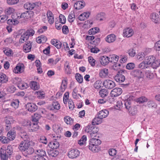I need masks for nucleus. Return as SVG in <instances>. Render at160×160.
Segmentation results:
<instances>
[{
	"instance_id": "obj_3",
	"label": "nucleus",
	"mask_w": 160,
	"mask_h": 160,
	"mask_svg": "<svg viewBox=\"0 0 160 160\" xmlns=\"http://www.w3.org/2000/svg\"><path fill=\"white\" fill-rule=\"evenodd\" d=\"M25 70L24 65L21 63H18L13 68L12 71L13 73L16 74H20L23 73Z\"/></svg>"
},
{
	"instance_id": "obj_50",
	"label": "nucleus",
	"mask_w": 160,
	"mask_h": 160,
	"mask_svg": "<svg viewBox=\"0 0 160 160\" xmlns=\"http://www.w3.org/2000/svg\"><path fill=\"white\" fill-rule=\"evenodd\" d=\"M8 24L11 25H16L19 23V21L16 19H9L7 21Z\"/></svg>"
},
{
	"instance_id": "obj_17",
	"label": "nucleus",
	"mask_w": 160,
	"mask_h": 160,
	"mask_svg": "<svg viewBox=\"0 0 160 160\" xmlns=\"http://www.w3.org/2000/svg\"><path fill=\"white\" fill-rule=\"evenodd\" d=\"M85 5V3L83 1H79L75 3L74 7L76 9L80 10L83 8Z\"/></svg>"
},
{
	"instance_id": "obj_16",
	"label": "nucleus",
	"mask_w": 160,
	"mask_h": 160,
	"mask_svg": "<svg viewBox=\"0 0 160 160\" xmlns=\"http://www.w3.org/2000/svg\"><path fill=\"white\" fill-rule=\"evenodd\" d=\"M114 78L116 82L121 83L123 82L125 80V76L120 72L115 76Z\"/></svg>"
},
{
	"instance_id": "obj_9",
	"label": "nucleus",
	"mask_w": 160,
	"mask_h": 160,
	"mask_svg": "<svg viewBox=\"0 0 160 160\" xmlns=\"http://www.w3.org/2000/svg\"><path fill=\"white\" fill-rule=\"evenodd\" d=\"M122 92V89L120 88H115L112 90L110 93L111 96L114 97L118 96L121 94Z\"/></svg>"
},
{
	"instance_id": "obj_7",
	"label": "nucleus",
	"mask_w": 160,
	"mask_h": 160,
	"mask_svg": "<svg viewBox=\"0 0 160 160\" xmlns=\"http://www.w3.org/2000/svg\"><path fill=\"white\" fill-rule=\"evenodd\" d=\"M133 33L132 29L130 28H126L123 30L122 35L124 37L129 38L132 36Z\"/></svg>"
},
{
	"instance_id": "obj_55",
	"label": "nucleus",
	"mask_w": 160,
	"mask_h": 160,
	"mask_svg": "<svg viewBox=\"0 0 160 160\" xmlns=\"http://www.w3.org/2000/svg\"><path fill=\"white\" fill-rule=\"evenodd\" d=\"M148 101L147 98L145 97L142 96L136 99V101L139 103H143Z\"/></svg>"
},
{
	"instance_id": "obj_57",
	"label": "nucleus",
	"mask_w": 160,
	"mask_h": 160,
	"mask_svg": "<svg viewBox=\"0 0 160 160\" xmlns=\"http://www.w3.org/2000/svg\"><path fill=\"white\" fill-rule=\"evenodd\" d=\"M99 28H95L90 29L88 31V33L90 35H94L99 32Z\"/></svg>"
},
{
	"instance_id": "obj_2",
	"label": "nucleus",
	"mask_w": 160,
	"mask_h": 160,
	"mask_svg": "<svg viewBox=\"0 0 160 160\" xmlns=\"http://www.w3.org/2000/svg\"><path fill=\"white\" fill-rule=\"evenodd\" d=\"M85 131L90 135L91 138H98V137L97 134L98 130L97 128L88 126L86 127Z\"/></svg>"
},
{
	"instance_id": "obj_21",
	"label": "nucleus",
	"mask_w": 160,
	"mask_h": 160,
	"mask_svg": "<svg viewBox=\"0 0 160 160\" xmlns=\"http://www.w3.org/2000/svg\"><path fill=\"white\" fill-rule=\"evenodd\" d=\"M116 39V36L113 34L108 35L106 38V41L109 43L113 42Z\"/></svg>"
},
{
	"instance_id": "obj_8",
	"label": "nucleus",
	"mask_w": 160,
	"mask_h": 160,
	"mask_svg": "<svg viewBox=\"0 0 160 160\" xmlns=\"http://www.w3.org/2000/svg\"><path fill=\"white\" fill-rule=\"evenodd\" d=\"M29 146V142L27 141L24 140L20 143L18 148L20 151L23 152Z\"/></svg>"
},
{
	"instance_id": "obj_27",
	"label": "nucleus",
	"mask_w": 160,
	"mask_h": 160,
	"mask_svg": "<svg viewBox=\"0 0 160 160\" xmlns=\"http://www.w3.org/2000/svg\"><path fill=\"white\" fill-rule=\"evenodd\" d=\"M19 102L18 99H13L11 102L10 105L13 108L16 109L18 107Z\"/></svg>"
},
{
	"instance_id": "obj_15",
	"label": "nucleus",
	"mask_w": 160,
	"mask_h": 160,
	"mask_svg": "<svg viewBox=\"0 0 160 160\" xmlns=\"http://www.w3.org/2000/svg\"><path fill=\"white\" fill-rule=\"evenodd\" d=\"M47 152L50 157H56L59 154V152L57 150L51 148L48 149Z\"/></svg>"
},
{
	"instance_id": "obj_28",
	"label": "nucleus",
	"mask_w": 160,
	"mask_h": 160,
	"mask_svg": "<svg viewBox=\"0 0 160 160\" xmlns=\"http://www.w3.org/2000/svg\"><path fill=\"white\" fill-rule=\"evenodd\" d=\"M60 104L58 102H54L52 103V106L50 107V109L51 110H58L60 109Z\"/></svg>"
},
{
	"instance_id": "obj_13",
	"label": "nucleus",
	"mask_w": 160,
	"mask_h": 160,
	"mask_svg": "<svg viewBox=\"0 0 160 160\" xmlns=\"http://www.w3.org/2000/svg\"><path fill=\"white\" fill-rule=\"evenodd\" d=\"M87 147L89 150L94 152H98L100 149L99 147L95 146L89 140V144Z\"/></svg>"
},
{
	"instance_id": "obj_11",
	"label": "nucleus",
	"mask_w": 160,
	"mask_h": 160,
	"mask_svg": "<svg viewBox=\"0 0 160 160\" xmlns=\"http://www.w3.org/2000/svg\"><path fill=\"white\" fill-rule=\"evenodd\" d=\"M108 69L106 68H103L100 70L99 75L101 78H104L108 76Z\"/></svg>"
},
{
	"instance_id": "obj_56",
	"label": "nucleus",
	"mask_w": 160,
	"mask_h": 160,
	"mask_svg": "<svg viewBox=\"0 0 160 160\" xmlns=\"http://www.w3.org/2000/svg\"><path fill=\"white\" fill-rule=\"evenodd\" d=\"M52 128L53 130L56 133L59 132L61 129L60 125L58 124H55L53 125Z\"/></svg>"
},
{
	"instance_id": "obj_62",
	"label": "nucleus",
	"mask_w": 160,
	"mask_h": 160,
	"mask_svg": "<svg viewBox=\"0 0 160 160\" xmlns=\"http://www.w3.org/2000/svg\"><path fill=\"white\" fill-rule=\"evenodd\" d=\"M12 117H7L5 119V122L6 124L8 125L7 126V127L8 128L10 126V124L11 123V122L12 121ZM8 129V128H7Z\"/></svg>"
},
{
	"instance_id": "obj_39",
	"label": "nucleus",
	"mask_w": 160,
	"mask_h": 160,
	"mask_svg": "<svg viewBox=\"0 0 160 160\" xmlns=\"http://www.w3.org/2000/svg\"><path fill=\"white\" fill-rule=\"evenodd\" d=\"M102 118L98 115V116L95 117L93 119L92 122V124L94 125L99 124L102 122Z\"/></svg>"
},
{
	"instance_id": "obj_59",
	"label": "nucleus",
	"mask_w": 160,
	"mask_h": 160,
	"mask_svg": "<svg viewBox=\"0 0 160 160\" xmlns=\"http://www.w3.org/2000/svg\"><path fill=\"white\" fill-rule=\"evenodd\" d=\"M75 78L77 82L79 83H82L83 82V78L81 75L77 73L75 75Z\"/></svg>"
},
{
	"instance_id": "obj_44",
	"label": "nucleus",
	"mask_w": 160,
	"mask_h": 160,
	"mask_svg": "<svg viewBox=\"0 0 160 160\" xmlns=\"http://www.w3.org/2000/svg\"><path fill=\"white\" fill-rule=\"evenodd\" d=\"M1 148L5 149V153H6L7 155H10L12 153V147L11 146H8L7 148L5 147H3Z\"/></svg>"
},
{
	"instance_id": "obj_45",
	"label": "nucleus",
	"mask_w": 160,
	"mask_h": 160,
	"mask_svg": "<svg viewBox=\"0 0 160 160\" xmlns=\"http://www.w3.org/2000/svg\"><path fill=\"white\" fill-rule=\"evenodd\" d=\"M109 58H110V62L114 63H116L119 59V57L115 54L110 55Z\"/></svg>"
},
{
	"instance_id": "obj_26",
	"label": "nucleus",
	"mask_w": 160,
	"mask_h": 160,
	"mask_svg": "<svg viewBox=\"0 0 160 160\" xmlns=\"http://www.w3.org/2000/svg\"><path fill=\"white\" fill-rule=\"evenodd\" d=\"M150 18L152 21L155 23H157L159 21L158 15L156 13H151L150 16Z\"/></svg>"
},
{
	"instance_id": "obj_35",
	"label": "nucleus",
	"mask_w": 160,
	"mask_h": 160,
	"mask_svg": "<svg viewBox=\"0 0 160 160\" xmlns=\"http://www.w3.org/2000/svg\"><path fill=\"white\" fill-rule=\"evenodd\" d=\"M49 146L51 149H56L59 147V144L57 141H52L50 142Z\"/></svg>"
},
{
	"instance_id": "obj_18",
	"label": "nucleus",
	"mask_w": 160,
	"mask_h": 160,
	"mask_svg": "<svg viewBox=\"0 0 160 160\" xmlns=\"http://www.w3.org/2000/svg\"><path fill=\"white\" fill-rule=\"evenodd\" d=\"M31 12L27 11L21 14L20 16H17V19H20V18H23L25 19H28L30 18Z\"/></svg>"
},
{
	"instance_id": "obj_60",
	"label": "nucleus",
	"mask_w": 160,
	"mask_h": 160,
	"mask_svg": "<svg viewBox=\"0 0 160 160\" xmlns=\"http://www.w3.org/2000/svg\"><path fill=\"white\" fill-rule=\"evenodd\" d=\"M97 19L100 21L104 20L105 19V14L104 13H101L98 14Z\"/></svg>"
},
{
	"instance_id": "obj_29",
	"label": "nucleus",
	"mask_w": 160,
	"mask_h": 160,
	"mask_svg": "<svg viewBox=\"0 0 160 160\" xmlns=\"http://www.w3.org/2000/svg\"><path fill=\"white\" fill-rule=\"evenodd\" d=\"M36 4L33 2H27L24 5V7L27 10H32L35 7Z\"/></svg>"
},
{
	"instance_id": "obj_47",
	"label": "nucleus",
	"mask_w": 160,
	"mask_h": 160,
	"mask_svg": "<svg viewBox=\"0 0 160 160\" xmlns=\"http://www.w3.org/2000/svg\"><path fill=\"white\" fill-rule=\"evenodd\" d=\"M15 132L13 131L8 132L7 134V138L10 141L13 140L15 138Z\"/></svg>"
},
{
	"instance_id": "obj_54",
	"label": "nucleus",
	"mask_w": 160,
	"mask_h": 160,
	"mask_svg": "<svg viewBox=\"0 0 160 160\" xmlns=\"http://www.w3.org/2000/svg\"><path fill=\"white\" fill-rule=\"evenodd\" d=\"M38 126L37 124L35 123H32L30 127H29V130L32 131H35L37 130L38 128Z\"/></svg>"
},
{
	"instance_id": "obj_34",
	"label": "nucleus",
	"mask_w": 160,
	"mask_h": 160,
	"mask_svg": "<svg viewBox=\"0 0 160 160\" xmlns=\"http://www.w3.org/2000/svg\"><path fill=\"white\" fill-rule=\"evenodd\" d=\"M108 94V91L105 88H103L100 90L99 91V94L102 98L106 97Z\"/></svg>"
},
{
	"instance_id": "obj_58",
	"label": "nucleus",
	"mask_w": 160,
	"mask_h": 160,
	"mask_svg": "<svg viewBox=\"0 0 160 160\" xmlns=\"http://www.w3.org/2000/svg\"><path fill=\"white\" fill-rule=\"evenodd\" d=\"M18 87L21 89H24L27 88L28 87V86L27 83L22 82L18 83Z\"/></svg>"
},
{
	"instance_id": "obj_52",
	"label": "nucleus",
	"mask_w": 160,
	"mask_h": 160,
	"mask_svg": "<svg viewBox=\"0 0 160 160\" xmlns=\"http://www.w3.org/2000/svg\"><path fill=\"white\" fill-rule=\"evenodd\" d=\"M149 66L145 61H143L138 65V67L142 69H145L149 68Z\"/></svg>"
},
{
	"instance_id": "obj_22",
	"label": "nucleus",
	"mask_w": 160,
	"mask_h": 160,
	"mask_svg": "<svg viewBox=\"0 0 160 160\" xmlns=\"http://www.w3.org/2000/svg\"><path fill=\"white\" fill-rule=\"evenodd\" d=\"M29 86L31 88L34 90H36L39 88V85L36 82L32 81L29 83Z\"/></svg>"
},
{
	"instance_id": "obj_19",
	"label": "nucleus",
	"mask_w": 160,
	"mask_h": 160,
	"mask_svg": "<svg viewBox=\"0 0 160 160\" xmlns=\"http://www.w3.org/2000/svg\"><path fill=\"white\" fill-rule=\"evenodd\" d=\"M109 114L108 110L106 109H103L99 112L98 115L102 119L107 117Z\"/></svg>"
},
{
	"instance_id": "obj_46",
	"label": "nucleus",
	"mask_w": 160,
	"mask_h": 160,
	"mask_svg": "<svg viewBox=\"0 0 160 160\" xmlns=\"http://www.w3.org/2000/svg\"><path fill=\"white\" fill-rule=\"evenodd\" d=\"M145 55L144 52H140L137 55L136 57L137 59L140 61L144 59Z\"/></svg>"
},
{
	"instance_id": "obj_23",
	"label": "nucleus",
	"mask_w": 160,
	"mask_h": 160,
	"mask_svg": "<svg viewBox=\"0 0 160 160\" xmlns=\"http://www.w3.org/2000/svg\"><path fill=\"white\" fill-rule=\"evenodd\" d=\"M90 12H86L81 14L78 17V19L80 21H84L87 19L89 17Z\"/></svg>"
},
{
	"instance_id": "obj_41",
	"label": "nucleus",
	"mask_w": 160,
	"mask_h": 160,
	"mask_svg": "<svg viewBox=\"0 0 160 160\" xmlns=\"http://www.w3.org/2000/svg\"><path fill=\"white\" fill-rule=\"evenodd\" d=\"M132 74L134 77H137L139 78H141L142 76L141 71L138 69L133 71L132 72Z\"/></svg>"
},
{
	"instance_id": "obj_30",
	"label": "nucleus",
	"mask_w": 160,
	"mask_h": 160,
	"mask_svg": "<svg viewBox=\"0 0 160 160\" xmlns=\"http://www.w3.org/2000/svg\"><path fill=\"white\" fill-rule=\"evenodd\" d=\"M8 81V78L6 75L2 72H0V82L5 83Z\"/></svg>"
},
{
	"instance_id": "obj_14",
	"label": "nucleus",
	"mask_w": 160,
	"mask_h": 160,
	"mask_svg": "<svg viewBox=\"0 0 160 160\" xmlns=\"http://www.w3.org/2000/svg\"><path fill=\"white\" fill-rule=\"evenodd\" d=\"M32 48V42L30 41H28L23 46V51L25 53L29 52L31 51Z\"/></svg>"
},
{
	"instance_id": "obj_37",
	"label": "nucleus",
	"mask_w": 160,
	"mask_h": 160,
	"mask_svg": "<svg viewBox=\"0 0 160 160\" xmlns=\"http://www.w3.org/2000/svg\"><path fill=\"white\" fill-rule=\"evenodd\" d=\"M89 141L95 146L99 147V145L101 143V141L98 138H91Z\"/></svg>"
},
{
	"instance_id": "obj_32",
	"label": "nucleus",
	"mask_w": 160,
	"mask_h": 160,
	"mask_svg": "<svg viewBox=\"0 0 160 160\" xmlns=\"http://www.w3.org/2000/svg\"><path fill=\"white\" fill-rule=\"evenodd\" d=\"M3 51L4 54L8 56H12L13 54L12 50L8 48H5L3 49Z\"/></svg>"
},
{
	"instance_id": "obj_42",
	"label": "nucleus",
	"mask_w": 160,
	"mask_h": 160,
	"mask_svg": "<svg viewBox=\"0 0 160 160\" xmlns=\"http://www.w3.org/2000/svg\"><path fill=\"white\" fill-rule=\"evenodd\" d=\"M64 120L65 123L67 124L72 125L73 122V119L69 116L65 117Z\"/></svg>"
},
{
	"instance_id": "obj_5",
	"label": "nucleus",
	"mask_w": 160,
	"mask_h": 160,
	"mask_svg": "<svg viewBox=\"0 0 160 160\" xmlns=\"http://www.w3.org/2000/svg\"><path fill=\"white\" fill-rule=\"evenodd\" d=\"M80 152L77 149H73L69 151L68 153V156L69 158L74 159L78 157Z\"/></svg>"
},
{
	"instance_id": "obj_20",
	"label": "nucleus",
	"mask_w": 160,
	"mask_h": 160,
	"mask_svg": "<svg viewBox=\"0 0 160 160\" xmlns=\"http://www.w3.org/2000/svg\"><path fill=\"white\" fill-rule=\"evenodd\" d=\"M15 12V9L12 7H8L5 10V12L6 14V15H12V18H14L12 15L14 14Z\"/></svg>"
},
{
	"instance_id": "obj_12",
	"label": "nucleus",
	"mask_w": 160,
	"mask_h": 160,
	"mask_svg": "<svg viewBox=\"0 0 160 160\" xmlns=\"http://www.w3.org/2000/svg\"><path fill=\"white\" fill-rule=\"evenodd\" d=\"M99 61L101 65L105 66L110 62V58L106 56H102L100 57Z\"/></svg>"
},
{
	"instance_id": "obj_31",
	"label": "nucleus",
	"mask_w": 160,
	"mask_h": 160,
	"mask_svg": "<svg viewBox=\"0 0 160 160\" xmlns=\"http://www.w3.org/2000/svg\"><path fill=\"white\" fill-rule=\"evenodd\" d=\"M5 149L1 148L0 152V156L1 160H7L8 155L5 153Z\"/></svg>"
},
{
	"instance_id": "obj_38",
	"label": "nucleus",
	"mask_w": 160,
	"mask_h": 160,
	"mask_svg": "<svg viewBox=\"0 0 160 160\" xmlns=\"http://www.w3.org/2000/svg\"><path fill=\"white\" fill-rule=\"evenodd\" d=\"M67 82L66 80L64 79L62 81V83L60 86V89L62 92L65 91L67 88Z\"/></svg>"
},
{
	"instance_id": "obj_48",
	"label": "nucleus",
	"mask_w": 160,
	"mask_h": 160,
	"mask_svg": "<svg viewBox=\"0 0 160 160\" xmlns=\"http://www.w3.org/2000/svg\"><path fill=\"white\" fill-rule=\"evenodd\" d=\"M145 76L148 79H152L154 77V74L150 70H147L146 71Z\"/></svg>"
},
{
	"instance_id": "obj_36",
	"label": "nucleus",
	"mask_w": 160,
	"mask_h": 160,
	"mask_svg": "<svg viewBox=\"0 0 160 160\" xmlns=\"http://www.w3.org/2000/svg\"><path fill=\"white\" fill-rule=\"evenodd\" d=\"M47 40L46 37L45 36L41 35L36 38V41L37 43H41L45 42L47 41Z\"/></svg>"
},
{
	"instance_id": "obj_25",
	"label": "nucleus",
	"mask_w": 160,
	"mask_h": 160,
	"mask_svg": "<svg viewBox=\"0 0 160 160\" xmlns=\"http://www.w3.org/2000/svg\"><path fill=\"white\" fill-rule=\"evenodd\" d=\"M51 42L52 45L56 47L58 49L62 47V43L57 39H52L51 41Z\"/></svg>"
},
{
	"instance_id": "obj_61",
	"label": "nucleus",
	"mask_w": 160,
	"mask_h": 160,
	"mask_svg": "<svg viewBox=\"0 0 160 160\" xmlns=\"http://www.w3.org/2000/svg\"><path fill=\"white\" fill-rule=\"evenodd\" d=\"M75 19V15L74 13L71 12L69 13L68 16V20L69 22H73Z\"/></svg>"
},
{
	"instance_id": "obj_24",
	"label": "nucleus",
	"mask_w": 160,
	"mask_h": 160,
	"mask_svg": "<svg viewBox=\"0 0 160 160\" xmlns=\"http://www.w3.org/2000/svg\"><path fill=\"white\" fill-rule=\"evenodd\" d=\"M47 16L49 23L50 24H53L54 22V18L53 13L51 11H48Z\"/></svg>"
},
{
	"instance_id": "obj_43",
	"label": "nucleus",
	"mask_w": 160,
	"mask_h": 160,
	"mask_svg": "<svg viewBox=\"0 0 160 160\" xmlns=\"http://www.w3.org/2000/svg\"><path fill=\"white\" fill-rule=\"evenodd\" d=\"M35 93L37 95V98L39 99H42L45 97V93L42 91L40 90L36 92Z\"/></svg>"
},
{
	"instance_id": "obj_10",
	"label": "nucleus",
	"mask_w": 160,
	"mask_h": 160,
	"mask_svg": "<svg viewBox=\"0 0 160 160\" xmlns=\"http://www.w3.org/2000/svg\"><path fill=\"white\" fill-rule=\"evenodd\" d=\"M26 106V109L31 112H34L38 109L37 106L33 103H28Z\"/></svg>"
},
{
	"instance_id": "obj_4",
	"label": "nucleus",
	"mask_w": 160,
	"mask_h": 160,
	"mask_svg": "<svg viewBox=\"0 0 160 160\" xmlns=\"http://www.w3.org/2000/svg\"><path fill=\"white\" fill-rule=\"evenodd\" d=\"M103 85L105 88L109 89L113 88L116 86L115 82L109 79L105 80L103 82Z\"/></svg>"
},
{
	"instance_id": "obj_33",
	"label": "nucleus",
	"mask_w": 160,
	"mask_h": 160,
	"mask_svg": "<svg viewBox=\"0 0 160 160\" xmlns=\"http://www.w3.org/2000/svg\"><path fill=\"white\" fill-rule=\"evenodd\" d=\"M34 33L35 31L33 29H28L23 34L24 36H25L28 39L29 36H33Z\"/></svg>"
},
{
	"instance_id": "obj_64",
	"label": "nucleus",
	"mask_w": 160,
	"mask_h": 160,
	"mask_svg": "<svg viewBox=\"0 0 160 160\" xmlns=\"http://www.w3.org/2000/svg\"><path fill=\"white\" fill-rule=\"evenodd\" d=\"M59 22L61 23L64 24L65 23L66 19L64 16L61 14L59 15Z\"/></svg>"
},
{
	"instance_id": "obj_51",
	"label": "nucleus",
	"mask_w": 160,
	"mask_h": 160,
	"mask_svg": "<svg viewBox=\"0 0 160 160\" xmlns=\"http://www.w3.org/2000/svg\"><path fill=\"white\" fill-rule=\"evenodd\" d=\"M35 155L45 156L46 153L42 149L37 150L35 152Z\"/></svg>"
},
{
	"instance_id": "obj_53",
	"label": "nucleus",
	"mask_w": 160,
	"mask_h": 160,
	"mask_svg": "<svg viewBox=\"0 0 160 160\" xmlns=\"http://www.w3.org/2000/svg\"><path fill=\"white\" fill-rule=\"evenodd\" d=\"M69 98V93L67 92L64 93L63 97V101L64 104H67L68 102Z\"/></svg>"
},
{
	"instance_id": "obj_6",
	"label": "nucleus",
	"mask_w": 160,
	"mask_h": 160,
	"mask_svg": "<svg viewBox=\"0 0 160 160\" xmlns=\"http://www.w3.org/2000/svg\"><path fill=\"white\" fill-rule=\"evenodd\" d=\"M129 99L128 98L125 103V106L126 108L128 110V112L132 115H134L136 113V109L134 107H131L130 105L131 102L128 101Z\"/></svg>"
},
{
	"instance_id": "obj_63",
	"label": "nucleus",
	"mask_w": 160,
	"mask_h": 160,
	"mask_svg": "<svg viewBox=\"0 0 160 160\" xmlns=\"http://www.w3.org/2000/svg\"><path fill=\"white\" fill-rule=\"evenodd\" d=\"M88 60L89 63L92 67H94L96 64V60L91 56H90L88 58Z\"/></svg>"
},
{
	"instance_id": "obj_40",
	"label": "nucleus",
	"mask_w": 160,
	"mask_h": 160,
	"mask_svg": "<svg viewBox=\"0 0 160 160\" xmlns=\"http://www.w3.org/2000/svg\"><path fill=\"white\" fill-rule=\"evenodd\" d=\"M34 152V149L31 147H28L26 150H25V151L23 152V153L24 154V155L25 156H27L28 155H31Z\"/></svg>"
},
{
	"instance_id": "obj_49",
	"label": "nucleus",
	"mask_w": 160,
	"mask_h": 160,
	"mask_svg": "<svg viewBox=\"0 0 160 160\" xmlns=\"http://www.w3.org/2000/svg\"><path fill=\"white\" fill-rule=\"evenodd\" d=\"M87 140L86 136L85 135H83L78 141V143L81 146L83 145L86 143Z\"/></svg>"
},
{
	"instance_id": "obj_1",
	"label": "nucleus",
	"mask_w": 160,
	"mask_h": 160,
	"mask_svg": "<svg viewBox=\"0 0 160 160\" xmlns=\"http://www.w3.org/2000/svg\"><path fill=\"white\" fill-rule=\"evenodd\" d=\"M145 61L148 65L152 68L156 69L160 66V59L154 55H150L145 58Z\"/></svg>"
}]
</instances>
